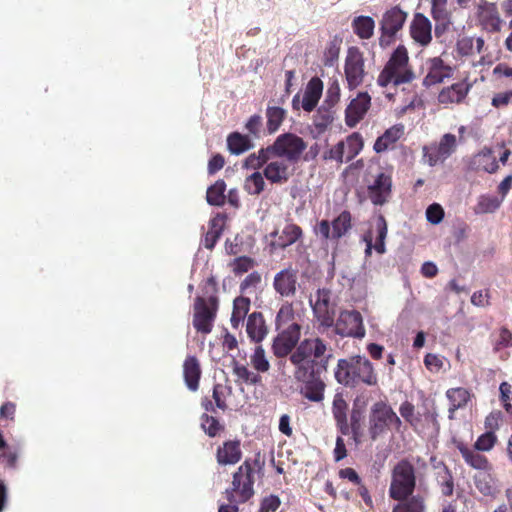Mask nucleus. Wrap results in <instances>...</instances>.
Instances as JSON below:
<instances>
[{
  "mask_svg": "<svg viewBox=\"0 0 512 512\" xmlns=\"http://www.w3.org/2000/svg\"><path fill=\"white\" fill-rule=\"evenodd\" d=\"M501 203V198L491 195H481L477 199L474 211L476 214L493 213L500 207Z\"/></svg>",
  "mask_w": 512,
  "mask_h": 512,
  "instance_id": "obj_44",
  "label": "nucleus"
},
{
  "mask_svg": "<svg viewBox=\"0 0 512 512\" xmlns=\"http://www.w3.org/2000/svg\"><path fill=\"white\" fill-rule=\"evenodd\" d=\"M405 19L406 14L398 8H392L384 14L381 22L380 46L385 47L393 42L395 34L402 28Z\"/></svg>",
  "mask_w": 512,
  "mask_h": 512,
  "instance_id": "obj_15",
  "label": "nucleus"
},
{
  "mask_svg": "<svg viewBox=\"0 0 512 512\" xmlns=\"http://www.w3.org/2000/svg\"><path fill=\"white\" fill-rule=\"evenodd\" d=\"M354 33L361 39H369L374 32L375 23L369 16H358L352 22Z\"/></svg>",
  "mask_w": 512,
  "mask_h": 512,
  "instance_id": "obj_40",
  "label": "nucleus"
},
{
  "mask_svg": "<svg viewBox=\"0 0 512 512\" xmlns=\"http://www.w3.org/2000/svg\"><path fill=\"white\" fill-rule=\"evenodd\" d=\"M233 374L237 377V381H241L246 384L256 385L261 382V376L250 371L247 365L240 363L237 360L232 362Z\"/></svg>",
  "mask_w": 512,
  "mask_h": 512,
  "instance_id": "obj_37",
  "label": "nucleus"
},
{
  "mask_svg": "<svg viewBox=\"0 0 512 512\" xmlns=\"http://www.w3.org/2000/svg\"><path fill=\"white\" fill-rule=\"evenodd\" d=\"M479 16L491 30L499 31L501 29L502 20L494 3L484 2L480 5Z\"/></svg>",
  "mask_w": 512,
  "mask_h": 512,
  "instance_id": "obj_30",
  "label": "nucleus"
},
{
  "mask_svg": "<svg viewBox=\"0 0 512 512\" xmlns=\"http://www.w3.org/2000/svg\"><path fill=\"white\" fill-rule=\"evenodd\" d=\"M432 15L436 20H446L448 17L447 0H431Z\"/></svg>",
  "mask_w": 512,
  "mask_h": 512,
  "instance_id": "obj_58",
  "label": "nucleus"
},
{
  "mask_svg": "<svg viewBox=\"0 0 512 512\" xmlns=\"http://www.w3.org/2000/svg\"><path fill=\"white\" fill-rule=\"evenodd\" d=\"M281 504V501L276 495H269L264 497L261 501L259 512H275Z\"/></svg>",
  "mask_w": 512,
  "mask_h": 512,
  "instance_id": "obj_61",
  "label": "nucleus"
},
{
  "mask_svg": "<svg viewBox=\"0 0 512 512\" xmlns=\"http://www.w3.org/2000/svg\"><path fill=\"white\" fill-rule=\"evenodd\" d=\"M405 133L403 124H395L388 128L381 136H379L373 149L376 153H383L395 148L397 141H399Z\"/></svg>",
  "mask_w": 512,
  "mask_h": 512,
  "instance_id": "obj_22",
  "label": "nucleus"
},
{
  "mask_svg": "<svg viewBox=\"0 0 512 512\" xmlns=\"http://www.w3.org/2000/svg\"><path fill=\"white\" fill-rule=\"evenodd\" d=\"M414 79V72L409 65V56L407 49L403 45H399L377 78V84L380 87H387L390 84L399 86L401 84L410 83Z\"/></svg>",
  "mask_w": 512,
  "mask_h": 512,
  "instance_id": "obj_4",
  "label": "nucleus"
},
{
  "mask_svg": "<svg viewBox=\"0 0 512 512\" xmlns=\"http://www.w3.org/2000/svg\"><path fill=\"white\" fill-rule=\"evenodd\" d=\"M457 137L454 134H444L437 144L423 147L422 161L429 166L443 163L457 149Z\"/></svg>",
  "mask_w": 512,
  "mask_h": 512,
  "instance_id": "obj_11",
  "label": "nucleus"
},
{
  "mask_svg": "<svg viewBox=\"0 0 512 512\" xmlns=\"http://www.w3.org/2000/svg\"><path fill=\"white\" fill-rule=\"evenodd\" d=\"M233 374L237 377V381H241L246 384L256 385L261 382V376L250 371L247 365L240 363L237 360L232 362Z\"/></svg>",
  "mask_w": 512,
  "mask_h": 512,
  "instance_id": "obj_38",
  "label": "nucleus"
},
{
  "mask_svg": "<svg viewBox=\"0 0 512 512\" xmlns=\"http://www.w3.org/2000/svg\"><path fill=\"white\" fill-rule=\"evenodd\" d=\"M368 198L376 206H382L388 202L392 194L391 173L380 171L375 179L367 187Z\"/></svg>",
  "mask_w": 512,
  "mask_h": 512,
  "instance_id": "obj_14",
  "label": "nucleus"
},
{
  "mask_svg": "<svg viewBox=\"0 0 512 512\" xmlns=\"http://www.w3.org/2000/svg\"><path fill=\"white\" fill-rule=\"evenodd\" d=\"M334 114V107H330V105L323 102L313 117V124L316 129L324 131L334 121Z\"/></svg>",
  "mask_w": 512,
  "mask_h": 512,
  "instance_id": "obj_36",
  "label": "nucleus"
},
{
  "mask_svg": "<svg viewBox=\"0 0 512 512\" xmlns=\"http://www.w3.org/2000/svg\"><path fill=\"white\" fill-rule=\"evenodd\" d=\"M261 282V275L258 272H252L245 277L240 284V291L245 292L249 288H255Z\"/></svg>",
  "mask_w": 512,
  "mask_h": 512,
  "instance_id": "obj_64",
  "label": "nucleus"
},
{
  "mask_svg": "<svg viewBox=\"0 0 512 512\" xmlns=\"http://www.w3.org/2000/svg\"><path fill=\"white\" fill-rule=\"evenodd\" d=\"M227 146L231 154L239 155L250 150L253 143L248 135L232 132L227 137Z\"/></svg>",
  "mask_w": 512,
  "mask_h": 512,
  "instance_id": "obj_35",
  "label": "nucleus"
},
{
  "mask_svg": "<svg viewBox=\"0 0 512 512\" xmlns=\"http://www.w3.org/2000/svg\"><path fill=\"white\" fill-rule=\"evenodd\" d=\"M340 96L341 88L338 79L330 80L323 102L330 105V107H335L340 101Z\"/></svg>",
  "mask_w": 512,
  "mask_h": 512,
  "instance_id": "obj_54",
  "label": "nucleus"
},
{
  "mask_svg": "<svg viewBox=\"0 0 512 512\" xmlns=\"http://www.w3.org/2000/svg\"><path fill=\"white\" fill-rule=\"evenodd\" d=\"M345 143V162L354 159L363 148V139L359 133L348 136Z\"/></svg>",
  "mask_w": 512,
  "mask_h": 512,
  "instance_id": "obj_46",
  "label": "nucleus"
},
{
  "mask_svg": "<svg viewBox=\"0 0 512 512\" xmlns=\"http://www.w3.org/2000/svg\"><path fill=\"white\" fill-rule=\"evenodd\" d=\"M323 82L318 77H312L306 85L301 107L306 112H312L318 105L322 96Z\"/></svg>",
  "mask_w": 512,
  "mask_h": 512,
  "instance_id": "obj_25",
  "label": "nucleus"
},
{
  "mask_svg": "<svg viewBox=\"0 0 512 512\" xmlns=\"http://www.w3.org/2000/svg\"><path fill=\"white\" fill-rule=\"evenodd\" d=\"M495 441L496 437L493 432H486L477 439L475 448L480 451H489L494 446Z\"/></svg>",
  "mask_w": 512,
  "mask_h": 512,
  "instance_id": "obj_59",
  "label": "nucleus"
},
{
  "mask_svg": "<svg viewBox=\"0 0 512 512\" xmlns=\"http://www.w3.org/2000/svg\"><path fill=\"white\" fill-rule=\"evenodd\" d=\"M263 126L262 117L259 114L252 115L245 124V129L255 138L260 137L261 128Z\"/></svg>",
  "mask_w": 512,
  "mask_h": 512,
  "instance_id": "obj_57",
  "label": "nucleus"
},
{
  "mask_svg": "<svg viewBox=\"0 0 512 512\" xmlns=\"http://www.w3.org/2000/svg\"><path fill=\"white\" fill-rule=\"evenodd\" d=\"M422 71L426 73L423 79V85L425 87L441 83L445 78H449L452 74L451 67L444 65L443 61L437 57L428 59L422 65Z\"/></svg>",
  "mask_w": 512,
  "mask_h": 512,
  "instance_id": "obj_19",
  "label": "nucleus"
},
{
  "mask_svg": "<svg viewBox=\"0 0 512 512\" xmlns=\"http://www.w3.org/2000/svg\"><path fill=\"white\" fill-rule=\"evenodd\" d=\"M271 236L276 237V240L271 243V246L279 249H285L303 237V230L295 223H288L280 233H278V231H274L271 233Z\"/></svg>",
  "mask_w": 512,
  "mask_h": 512,
  "instance_id": "obj_23",
  "label": "nucleus"
},
{
  "mask_svg": "<svg viewBox=\"0 0 512 512\" xmlns=\"http://www.w3.org/2000/svg\"><path fill=\"white\" fill-rule=\"evenodd\" d=\"M227 216L222 213H218L216 216L210 219L208 231L217 232L222 235Z\"/></svg>",
  "mask_w": 512,
  "mask_h": 512,
  "instance_id": "obj_63",
  "label": "nucleus"
},
{
  "mask_svg": "<svg viewBox=\"0 0 512 512\" xmlns=\"http://www.w3.org/2000/svg\"><path fill=\"white\" fill-rule=\"evenodd\" d=\"M348 404L341 394H336L332 402V414L336 427L342 435H349L347 418Z\"/></svg>",
  "mask_w": 512,
  "mask_h": 512,
  "instance_id": "obj_27",
  "label": "nucleus"
},
{
  "mask_svg": "<svg viewBox=\"0 0 512 512\" xmlns=\"http://www.w3.org/2000/svg\"><path fill=\"white\" fill-rule=\"evenodd\" d=\"M226 183L224 180H217L207 189L206 200L212 206H222L225 203Z\"/></svg>",
  "mask_w": 512,
  "mask_h": 512,
  "instance_id": "obj_43",
  "label": "nucleus"
},
{
  "mask_svg": "<svg viewBox=\"0 0 512 512\" xmlns=\"http://www.w3.org/2000/svg\"><path fill=\"white\" fill-rule=\"evenodd\" d=\"M444 217V210L443 208L437 204H431L426 209V219L429 223L436 225L439 224Z\"/></svg>",
  "mask_w": 512,
  "mask_h": 512,
  "instance_id": "obj_56",
  "label": "nucleus"
},
{
  "mask_svg": "<svg viewBox=\"0 0 512 512\" xmlns=\"http://www.w3.org/2000/svg\"><path fill=\"white\" fill-rule=\"evenodd\" d=\"M475 483L478 490L484 495H493L495 492V483L491 475L486 471H479L475 475Z\"/></svg>",
  "mask_w": 512,
  "mask_h": 512,
  "instance_id": "obj_49",
  "label": "nucleus"
},
{
  "mask_svg": "<svg viewBox=\"0 0 512 512\" xmlns=\"http://www.w3.org/2000/svg\"><path fill=\"white\" fill-rule=\"evenodd\" d=\"M338 383L355 387L359 384L373 386L377 384V375L372 363L364 356H352L339 359L335 370Z\"/></svg>",
  "mask_w": 512,
  "mask_h": 512,
  "instance_id": "obj_3",
  "label": "nucleus"
},
{
  "mask_svg": "<svg viewBox=\"0 0 512 512\" xmlns=\"http://www.w3.org/2000/svg\"><path fill=\"white\" fill-rule=\"evenodd\" d=\"M352 214L343 210L332 221L323 219L317 223L314 233L325 241H339L346 237L353 228Z\"/></svg>",
  "mask_w": 512,
  "mask_h": 512,
  "instance_id": "obj_8",
  "label": "nucleus"
},
{
  "mask_svg": "<svg viewBox=\"0 0 512 512\" xmlns=\"http://www.w3.org/2000/svg\"><path fill=\"white\" fill-rule=\"evenodd\" d=\"M216 461L220 466L235 465L242 458L241 442L238 439L227 440L216 450Z\"/></svg>",
  "mask_w": 512,
  "mask_h": 512,
  "instance_id": "obj_21",
  "label": "nucleus"
},
{
  "mask_svg": "<svg viewBox=\"0 0 512 512\" xmlns=\"http://www.w3.org/2000/svg\"><path fill=\"white\" fill-rule=\"evenodd\" d=\"M371 106V97L367 92H360L350 101L345 110V123L355 127L366 115Z\"/></svg>",
  "mask_w": 512,
  "mask_h": 512,
  "instance_id": "obj_18",
  "label": "nucleus"
},
{
  "mask_svg": "<svg viewBox=\"0 0 512 512\" xmlns=\"http://www.w3.org/2000/svg\"><path fill=\"white\" fill-rule=\"evenodd\" d=\"M250 361L253 368L260 373H265L270 369V363L266 358L265 350L262 346H257L255 348Z\"/></svg>",
  "mask_w": 512,
  "mask_h": 512,
  "instance_id": "obj_51",
  "label": "nucleus"
},
{
  "mask_svg": "<svg viewBox=\"0 0 512 512\" xmlns=\"http://www.w3.org/2000/svg\"><path fill=\"white\" fill-rule=\"evenodd\" d=\"M201 374L202 370L199 360L195 356H187L183 363V377L190 391L198 390Z\"/></svg>",
  "mask_w": 512,
  "mask_h": 512,
  "instance_id": "obj_26",
  "label": "nucleus"
},
{
  "mask_svg": "<svg viewBox=\"0 0 512 512\" xmlns=\"http://www.w3.org/2000/svg\"><path fill=\"white\" fill-rule=\"evenodd\" d=\"M344 75L349 90L358 88L364 82L365 59L363 52L358 47L348 48L344 63Z\"/></svg>",
  "mask_w": 512,
  "mask_h": 512,
  "instance_id": "obj_10",
  "label": "nucleus"
},
{
  "mask_svg": "<svg viewBox=\"0 0 512 512\" xmlns=\"http://www.w3.org/2000/svg\"><path fill=\"white\" fill-rule=\"evenodd\" d=\"M431 31V22L428 18L418 13V43L423 46L430 43L432 39Z\"/></svg>",
  "mask_w": 512,
  "mask_h": 512,
  "instance_id": "obj_52",
  "label": "nucleus"
},
{
  "mask_svg": "<svg viewBox=\"0 0 512 512\" xmlns=\"http://www.w3.org/2000/svg\"><path fill=\"white\" fill-rule=\"evenodd\" d=\"M229 393H230V388H228L227 386H225L221 383H216L213 386V392H212V397L214 399L215 405L208 398H204L202 400L203 408L208 412H216V408H219L223 411L226 410L227 409L226 398L229 395Z\"/></svg>",
  "mask_w": 512,
  "mask_h": 512,
  "instance_id": "obj_28",
  "label": "nucleus"
},
{
  "mask_svg": "<svg viewBox=\"0 0 512 512\" xmlns=\"http://www.w3.org/2000/svg\"><path fill=\"white\" fill-rule=\"evenodd\" d=\"M269 147L261 148L257 153H251L244 161L243 167L258 170L272 159Z\"/></svg>",
  "mask_w": 512,
  "mask_h": 512,
  "instance_id": "obj_42",
  "label": "nucleus"
},
{
  "mask_svg": "<svg viewBox=\"0 0 512 512\" xmlns=\"http://www.w3.org/2000/svg\"><path fill=\"white\" fill-rule=\"evenodd\" d=\"M251 306V301L248 297L238 296L233 301V309L230 318L231 326L238 329L244 322Z\"/></svg>",
  "mask_w": 512,
  "mask_h": 512,
  "instance_id": "obj_29",
  "label": "nucleus"
},
{
  "mask_svg": "<svg viewBox=\"0 0 512 512\" xmlns=\"http://www.w3.org/2000/svg\"><path fill=\"white\" fill-rule=\"evenodd\" d=\"M310 305L314 317L323 328H330L334 324L335 308L331 303V291L327 288H320L310 299Z\"/></svg>",
  "mask_w": 512,
  "mask_h": 512,
  "instance_id": "obj_12",
  "label": "nucleus"
},
{
  "mask_svg": "<svg viewBox=\"0 0 512 512\" xmlns=\"http://www.w3.org/2000/svg\"><path fill=\"white\" fill-rule=\"evenodd\" d=\"M469 392L465 388H452L447 391V398L450 401L449 413L450 418L453 417V413L466 405L469 400Z\"/></svg>",
  "mask_w": 512,
  "mask_h": 512,
  "instance_id": "obj_41",
  "label": "nucleus"
},
{
  "mask_svg": "<svg viewBox=\"0 0 512 512\" xmlns=\"http://www.w3.org/2000/svg\"><path fill=\"white\" fill-rule=\"evenodd\" d=\"M415 486V475L412 464L407 461L398 463L393 471L390 497L395 500H403L412 494Z\"/></svg>",
  "mask_w": 512,
  "mask_h": 512,
  "instance_id": "obj_9",
  "label": "nucleus"
},
{
  "mask_svg": "<svg viewBox=\"0 0 512 512\" xmlns=\"http://www.w3.org/2000/svg\"><path fill=\"white\" fill-rule=\"evenodd\" d=\"M459 449L465 461L473 468L480 471H485L488 468V461L486 457L479 454L477 451L470 450L463 446L459 447Z\"/></svg>",
  "mask_w": 512,
  "mask_h": 512,
  "instance_id": "obj_45",
  "label": "nucleus"
},
{
  "mask_svg": "<svg viewBox=\"0 0 512 512\" xmlns=\"http://www.w3.org/2000/svg\"><path fill=\"white\" fill-rule=\"evenodd\" d=\"M424 364L431 372H438L444 365V359L436 354H427L424 359Z\"/></svg>",
  "mask_w": 512,
  "mask_h": 512,
  "instance_id": "obj_62",
  "label": "nucleus"
},
{
  "mask_svg": "<svg viewBox=\"0 0 512 512\" xmlns=\"http://www.w3.org/2000/svg\"><path fill=\"white\" fill-rule=\"evenodd\" d=\"M340 53V43L337 40L330 41L323 54V64L331 67L338 60Z\"/></svg>",
  "mask_w": 512,
  "mask_h": 512,
  "instance_id": "obj_53",
  "label": "nucleus"
},
{
  "mask_svg": "<svg viewBox=\"0 0 512 512\" xmlns=\"http://www.w3.org/2000/svg\"><path fill=\"white\" fill-rule=\"evenodd\" d=\"M19 452L6 442L2 431H0V463L6 469L15 470L17 468Z\"/></svg>",
  "mask_w": 512,
  "mask_h": 512,
  "instance_id": "obj_34",
  "label": "nucleus"
},
{
  "mask_svg": "<svg viewBox=\"0 0 512 512\" xmlns=\"http://www.w3.org/2000/svg\"><path fill=\"white\" fill-rule=\"evenodd\" d=\"M290 325H300L295 321V310L291 302H284L279 308L275 318V328Z\"/></svg>",
  "mask_w": 512,
  "mask_h": 512,
  "instance_id": "obj_39",
  "label": "nucleus"
},
{
  "mask_svg": "<svg viewBox=\"0 0 512 512\" xmlns=\"http://www.w3.org/2000/svg\"><path fill=\"white\" fill-rule=\"evenodd\" d=\"M324 160H334L341 164L345 158V143L344 141L338 142L336 145L325 151L323 155Z\"/></svg>",
  "mask_w": 512,
  "mask_h": 512,
  "instance_id": "obj_55",
  "label": "nucleus"
},
{
  "mask_svg": "<svg viewBox=\"0 0 512 512\" xmlns=\"http://www.w3.org/2000/svg\"><path fill=\"white\" fill-rule=\"evenodd\" d=\"M253 266V260L246 256H241L234 259L232 263V270L235 274L246 273Z\"/></svg>",
  "mask_w": 512,
  "mask_h": 512,
  "instance_id": "obj_60",
  "label": "nucleus"
},
{
  "mask_svg": "<svg viewBox=\"0 0 512 512\" xmlns=\"http://www.w3.org/2000/svg\"><path fill=\"white\" fill-rule=\"evenodd\" d=\"M276 330L278 334L272 342L273 354L277 358L289 356L294 366V379L303 384L302 395L311 402H321L326 388L323 376L333 358L332 348L318 336L300 341L301 325L284 326Z\"/></svg>",
  "mask_w": 512,
  "mask_h": 512,
  "instance_id": "obj_1",
  "label": "nucleus"
},
{
  "mask_svg": "<svg viewBox=\"0 0 512 512\" xmlns=\"http://www.w3.org/2000/svg\"><path fill=\"white\" fill-rule=\"evenodd\" d=\"M201 419V426L209 437H216L225 429L224 425L214 416L203 414Z\"/></svg>",
  "mask_w": 512,
  "mask_h": 512,
  "instance_id": "obj_50",
  "label": "nucleus"
},
{
  "mask_svg": "<svg viewBox=\"0 0 512 512\" xmlns=\"http://www.w3.org/2000/svg\"><path fill=\"white\" fill-rule=\"evenodd\" d=\"M260 460L247 458L232 474V481L223 492L227 503L219 506L218 512H238L239 505L247 503L255 495L256 473L262 470Z\"/></svg>",
  "mask_w": 512,
  "mask_h": 512,
  "instance_id": "obj_2",
  "label": "nucleus"
},
{
  "mask_svg": "<svg viewBox=\"0 0 512 512\" xmlns=\"http://www.w3.org/2000/svg\"><path fill=\"white\" fill-rule=\"evenodd\" d=\"M297 273L292 267L278 272L273 280V288L282 297H293L297 291Z\"/></svg>",
  "mask_w": 512,
  "mask_h": 512,
  "instance_id": "obj_20",
  "label": "nucleus"
},
{
  "mask_svg": "<svg viewBox=\"0 0 512 512\" xmlns=\"http://www.w3.org/2000/svg\"><path fill=\"white\" fill-rule=\"evenodd\" d=\"M218 311V298L211 295L208 298L197 296L193 306V327L202 334L212 331Z\"/></svg>",
  "mask_w": 512,
  "mask_h": 512,
  "instance_id": "obj_7",
  "label": "nucleus"
},
{
  "mask_svg": "<svg viewBox=\"0 0 512 512\" xmlns=\"http://www.w3.org/2000/svg\"><path fill=\"white\" fill-rule=\"evenodd\" d=\"M362 420L363 410L361 408H357V402H355L351 411L349 423V434H352L355 441H357L362 434Z\"/></svg>",
  "mask_w": 512,
  "mask_h": 512,
  "instance_id": "obj_48",
  "label": "nucleus"
},
{
  "mask_svg": "<svg viewBox=\"0 0 512 512\" xmlns=\"http://www.w3.org/2000/svg\"><path fill=\"white\" fill-rule=\"evenodd\" d=\"M266 129L268 134L276 133L284 122L287 111L280 106L268 105L265 112Z\"/></svg>",
  "mask_w": 512,
  "mask_h": 512,
  "instance_id": "obj_32",
  "label": "nucleus"
},
{
  "mask_svg": "<svg viewBox=\"0 0 512 512\" xmlns=\"http://www.w3.org/2000/svg\"><path fill=\"white\" fill-rule=\"evenodd\" d=\"M387 236V223L383 215H378L371 230L364 235L366 243L365 253L370 255L372 248L379 254L385 252V238Z\"/></svg>",
  "mask_w": 512,
  "mask_h": 512,
  "instance_id": "obj_17",
  "label": "nucleus"
},
{
  "mask_svg": "<svg viewBox=\"0 0 512 512\" xmlns=\"http://www.w3.org/2000/svg\"><path fill=\"white\" fill-rule=\"evenodd\" d=\"M246 332L254 343L262 342L268 334V326L261 312L254 311L247 318Z\"/></svg>",
  "mask_w": 512,
  "mask_h": 512,
  "instance_id": "obj_24",
  "label": "nucleus"
},
{
  "mask_svg": "<svg viewBox=\"0 0 512 512\" xmlns=\"http://www.w3.org/2000/svg\"><path fill=\"white\" fill-rule=\"evenodd\" d=\"M468 90L469 87L465 83L453 84L439 93V102L443 104L459 103L465 98Z\"/></svg>",
  "mask_w": 512,
  "mask_h": 512,
  "instance_id": "obj_31",
  "label": "nucleus"
},
{
  "mask_svg": "<svg viewBox=\"0 0 512 512\" xmlns=\"http://www.w3.org/2000/svg\"><path fill=\"white\" fill-rule=\"evenodd\" d=\"M290 162L283 158H272L263 169L264 177L272 184L283 185L289 181L294 174Z\"/></svg>",
  "mask_w": 512,
  "mask_h": 512,
  "instance_id": "obj_16",
  "label": "nucleus"
},
{
  "mask_svg": "<svg viewBox=\"0 0 512 512\" xmlns=\"http://www.w3.org/2000/svg\"><path fill=\"white\" fill-rule=\"evenodd\" d=\"M401 420L390 405L384 401L375 402L369 414V434L375 440L380 435L394 428L399 431Z\"/></svg>",
  "mask_w": 512,
  "mask_h": 512,
  "instance_id": "obj_5",
  "label": "nucleus"
},
{
  "mask_svg": "<svg viewBox=\"0 0 512 512\" xmlns=\"http://www.w3.org/2000/svg\"><path fill=\"white\" fill-rule=\"evenodd\" d=\"M268 147L273 158H283L295 164L301 159L303 152L307 148V143L302 137L287 132L277 136Z\"/></svg>",
  "mask_w": 512,
  "mask_h": 512,
  "instance_id": "obj_6",
  "label": "nucleus"
},
{
  "mask_svg": "<svg viewBox=\"0 0 512 512\" xmlns=\"http://www.w3.org/2000/svg\"><path fill=\"white\" fill-rule=\"evenodd\" d=\"M472 166L476 170L487 173H494L498 169V163L492 154L491 149L484 148L472 159Z\"/></svg>",
  "mask_w": 512,
  "mask_h": 512,
  "instance_id": "obj_33",
  "label": "nucleus"
},
{
  "mask_svg": "<svg viewBox=\"0 0 512 512\" xmlns=\"http://www.w3.org/2000/svg\"><path fill=\"white\" fill-rule=\"evenodd\" d=\"M333 326L335 333L342 337L363 338L365 336L363 318L357 310L342 311Z\"/></svg>",
  "mask_w": 512,
  "mask_h": 512,
  "instance_id": "obj_13",
  "label": "nucleus"
},
{
  "mask_svg": "<svg viewBox=\"0 0 512 512\" xmlns=\"http://www.w3.org/2000/svg\"><path fill=\"white\" fill-rule=\"evenodd\" d=\"M265 185L263 173L256 171L246 178L244 187L250 195H259L264 191Z\"/></svg>",
  "mask_w": 512,
  "mask_h": 512,
  "instance_id": "obj_47",
  "label": "nucleus"
}]
</instances>
